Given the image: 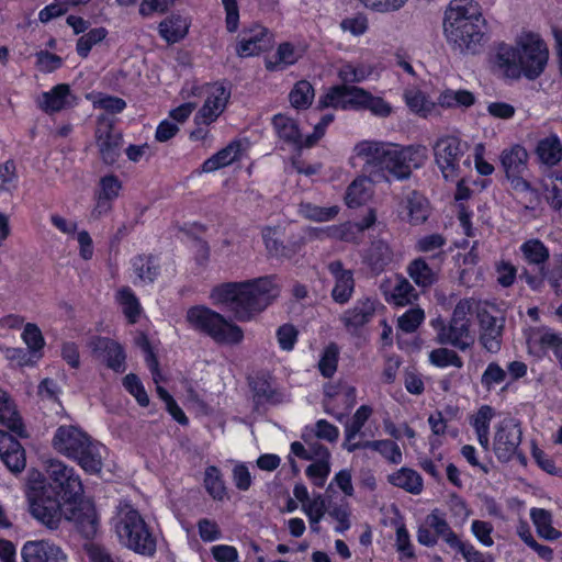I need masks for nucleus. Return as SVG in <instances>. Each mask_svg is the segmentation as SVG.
<instances>
[{"label": "nucleus", "instance_id": "37998d69", "mask_svg": "<svg viewBox=\"0 0 562 562\" xmlns=\"http://www.w3.org/2000/svg\"><path fill=\"white\" fill-rule=\"evenodd\" d=\"M418 297V293L416 289L411 284V282L403 278L398 277L397 282L392 291L391 299L396 305H407L412 304Z\"/></svg>", "mask_w": 562, "mask_h": 562}, {"label": "nucleus", "instance_id": "052dcab7", "mask_svg": "<svg viewBox=\"0 0 562 562\" xmlns=\"http://www.w3.org/2000/svg\"><path fill=\"white\" fill-rule=\"evenodd\" d=\"M425 317L420 308H411L398 318V327L405 333H413Z\"/></svg>", "mask_w": 562, "mask_h": 562}, {"label": "nucleus", "instance_id": "c03bdc74", "mask_svg": "<svg viewBox=\"0 0 562 562\" xmlns=\"http://www.w3.org/2000/svg\"><path fill=\"white\" fill-rule=\"evenodd\" d=\"M363 448H368L380 452L385 459L392 463H400L402 461V452L400 447L392 440H373L364 441Z\"/></svg>", "mask_w": 562, "mask_h": 562}, {"label": "nucleus", "instance_id": "680f3d73", "mask_svg": "<svg viewBox=\"0 0 562 562\" xmlns=\"http://www.w3.org/2000/svg\"><path fill=\"white\" fill-rule=\"evenodd\" d=\"M276 229L266 227L262 231V238L269 254L273 256L286 257L289 256L288 248L276 237Z\"/></svg>", "mask_w": 562, "mask_h": 562}, {"label": "nucleus", "instance_id": "dca6fc26", "mask_svg": "<svg viewBox=\"0 0 562 562\" xmlns=\"http://www.w3.org/2000/svg\"><path fill=\"white\" fill-rule=\"evenodd\" d=\"M229 97L231 91L223 85L214 86L203 106L194 116L195 124L209 125L213 123L224 111Z\"/></svg>", "mask_w": 562, "mask_h": 562}, {"label": "nucleus", "instance_id": "9b49d317", "mask_svg": "<svg viewBox=\"0 0 562 562\" xmlns=\"http://www.w3.org/2000/svg\"><path fill=\"white\" fill-rule=\"evenodd\" d=\"M95 144L100 158L105 165H113L121 156L123 135L115 127V121L109 115H100L97 120Z\"/></svg>", "mask_w": 562, "mask_h": 562}, {"label": "nucleus", "instance_id": "bf43d9fd", "mask_svg": "<svg viewBox=\"0 0 562 562\" xmlns=\"http://www.w3.org/2000/svg\"><path fill=\"white\" fill-rule=\"evenodd\" d=\"M396 530V551L401 561L409 560L415 558L414 546L411 541L408 529H395Z\"/></svg>", "mask_w": 562, "mask_h": 562}, {"label": "nucleus", "instance_id": "f03ea898", "mask_svg": "<svg viewBox=\"0 0 562 562\" xmlns=\"http://www.w3.org/2000/svg\"><path fill=\"white\" fill-rule=\"evenodd\" d=\"M280 290L272 276L243 282H226L212 289L210 297L216 305H224L238 322H249L263 312L278 296Z\"/></svg>", "mask_w": 562, "mask_h": 562}, {"label": "nucleus", "instance_id": "3c124183", "mask_svg": "<svg viewBox=\"0 0 562 562\" xmlns=\"http://www.w3.org/2000/svg\"><path fill=\"white\" fill-rule=\"evenodd\" d=\"M371 75V68L364 65L345 64L339 68L338 76L345 83L361 82Z\"/></svg>", "mask_w": 562, "mask_h": 562}, {"label": "nucleus", "instance_id": "09e8293b", "mask_svg": "<svg viewBox=\"0 0 562 562\" xmlns=\"http://www.w3.org/2000/svg\"><path fill=\"white\" fill-rule=\"evenodd\" d=\"M429 361L431 364L439 367V368L453 366V367L460 369L463 367V361L459 357V355L456 351L447 349V348L434 349L429 353Z\"/></svg>", "mask_w": 562, "mask_h": 562}, {"label": "nucleus", "instance_id": "de8ad7c7", "mask_svg": "<svg viewBox=\"0 0 562 562\" xmlns=\"http://www.w3.org/2000/svg\"><path fill=\"white\" fill-rule=\"evenodd\" d=\"M346 85L331 87L324 95L318 100V108H335L347 110V99L345 95Z\"/></svg>", "mask_w": 562, "mask_h": 562}, {"label": "nucleus", "instance_id": "2f4dec72", "mask_svg": "<svg viewBox=\"0 0 562 562\" xmlns=\"http://www.w3.org/2000/svg\"><path fill=\"white\" fill-rule=\"evenodd\" d=\"M520 250L525 260L530 265L538 266L540 274L546 277L547 272L543 265L548 261L550 255L544 244L539 239H530L520 246Z\"/></svg>", "mask_w": 562, "mask_h": 562}, {"label": "nucleus", "instance_id": "338daca9", "mask_svg": "<svg viewBox=\"0 0 562 562\" xmlns=\"http://www.w3.org/2000/svg\"><path fill=\"white\" fill-rule=\"evenodd\" d=\"M506 379V371L503 370L497 363L492 362L487 366L482 374L481 382L483 386L491 390L493 385L501 384Z\"/></svg>", "mask_w": 562, "mask_h": 562}, {"label": "nucleus", "instance_id": "aec40b11", "mask_svg": "<svg viewBox=\"0 0 562 562\" xmlns=\"http://www.w3.org/2000/svg\"><path fill=\"white\" fill-rule=\"evenodd\" d=\"M376 300L362 297L356 301L353 306L344 312L340 319L349 331H356L374 316Z\"/></svg>", "mask_w": 562, "mask_h": 562}, {"label": "nucleus", "instance_id": "5fc2aeb1", "mask_svg": "<svg viewBox=\"0 0 562 562\" xmlns=\"http://www.w3.org/2000/svg\"><path fill=\"white\" fill-rule=\"evenodd\" d=\"M22 337L24 342L27 345V349L36 359H40L41 355L38 352L44 346V338L40 328L35 324L27 323L24 327Z\"/></svg>", "mask_w": 562, "mask_h": 562}, {"label": "nucleus", "instance_id": "a19ab883", "mask_svg": "<svg viewBox=\"0 0 562 562\" xmlns=\"http://www.w3.org/2000/svg\"><path fill=\"white\" fill-rule=\"evenodd\" d=\"M108 35L105 27H95L80 36L76 44V52L81 58H87L92 47L101 43Z\"/></svg>", "mask_w": 562, "mask_h": 562}, {"label": "nucleus", "instance_id": "58836bf2", "mask_svg": "<svg viewBox=\"0 0 562 562\" xmlns=\"http://www.w3.org/2000/svg\"><path fill=\"white\" fill-rule=\"evenodd\" d=\"M114 520L115 527H147L139 512L128 503H120Z\"/></svg>", "mask_w": 562, "mask_h": 562}, {"label": "nucleus", "instance_id": "f257e3e1", "mask_svg": "<svg viewBox=\"0 0 562 562\" xmlns=\"http://www.w3.org/2000/svg\"><path fill=\"white\" fill-rule=\"evenodd\" d=\"M29 479L41 481L46 490L57 498H63L66 506L67 522L78 527H94L99 524L94 504L83 498V483L75 468L60 460L52 459L46 464V475L37 471Z\"/></svg>", "mask_w": 562, "mask_h": 562}, {"label": "nucleus", "instance_id": "a878e982", "mask_svg": "<svg viewBox=\"0 0 562 562\" xmlns=\"http://www.w3.org/2000/svg\"><path fill=\"white\" fill-rule=\"evenodd\" d=\"M273 127L278 136L296 149L306 148L305 137L300 133L296 122L283 114H277L272 119Z\"/></svg>", "mask_w": 562, "mask_h": 562}, {"label": "nucleus", "instance_id": "7c9ffc66", "mask_svg": "<svg viewBox=\"0 0 562 562\" xmlns=\"http://www.w3.org/2000/svg\"><path fill=\"white\" fill-rule=\"evenodd\" d=\"M70 88L66 83L55 86L50 91L43 92L40 99V108L46 113L58 112L67 104Z\"/></svg>", "mask_w": 562, "mask_h": 562}, {"label": "nucleus", "instance_id": "1a4fd4ad", "mask_svg": "<svg viewBox=\"0 0 562 562\" xmlns=\"http://www.w3.org/2000/svg\"><path fill=\"white\" fill-rule=\"evenodd\" d=\"M499 160L504 169L506 179L510 183L512 190L520 194H530V203L537 200V190L525 178V173L528 170L529 161V154L527 149L519 144H515L509 148L503 149L499 156Z\"/></svg>", "mask_w": 562, "mask_h": 562}, {"label": "nucleus", "instance_id": "a211bd4d", "mask_svg": "<svg viewBox=\"0 0 562 562\" xmlns=\"http://www.w3.org/2000/svg\"><path fill=\"white\" fill-rule=\"evenodd\" d=\"M272 45V38L263 26L255 27L243 32L241 38L236 47L239 57H250L268 50Z\"/></svg>", "mask_w": 562, "mask_h": 562}, {"label": "nucleus", "instance_id": "6e6552de", "mask_svg": "<svg viewBox=\"0 0 562 562\" xmlns=\"http://www.w3.org/2000/svg\"><path fill=\"white\" fill-rule=\"evenodd\" d=\"M41 481H27L26 496L31 515L41 524L50 527L67 521L66 506L60 499L44 490Z\"/></svg>", "mask_w": 562, "mask_h": 562}, {"label": "nucleus", "instance_id": "603ef678", "mask_svg": "<svg viewBox=\"0 0 562 562\" xmlns=\"http://www.w3.org/2000/svg\"><path fill=\"white\" fill-rule=\"evenodd\" d=\"M300 212L310 220L316 222H326L333 220L338 214V207H321L311 203H302L300 205Z\"/></svg>", "mask_w": 562, "mask_h": 562}, {"label": "nucleus", "instance_id": "cd10ccee", "mask_svg": "<svg viewBox=\"0 0 562 562\" xmlns=\"http://www.w3.org/2000/svg\"><path fill=\"white\" fill-rule=\"evenodd\" d=\"M536 155L543 165L549 167L558 165L562 159V144L560 138L552 134L540 139L536 147Z\"/></svg>", "mask_w": 562, "mask_h": 562}, {"label": "nucleus", "instance_id": "e433bc0d", "mask_svg": "<svg viewBox=\"0 0 562 562\" xmlns=\"http://www.w3.org/2000/svg\"><path fill=\"white\" fill-rule=\"evenodd\" d=\"M475 102V97L468 90L447 89L440 93L438 104L442 108H470Z\"/></svg>", "mask_w": 562, "mask_h": 562}, {"label": "nucleus", "instance_id": "b1692460", "mask_svg": "<svg viewBox=\"0 0 562 562\" xmlns=\"http://www.w3.org/2000/svg\"><path fill=\"white\" fill-rule=\"evenodd\" d=\"M406 272L414 283L422 289L431 288L439 277V268L430 266L424 257H418L412 260Z\"/></svg>", "mask_w": 562, "mask_h": 562}, {"label": "nucleus", "instance_id": "864d4df0", "mask_svg": "<svg viewBox=\"0 0 562 562\" xmlns=\"http://www.w3.org/2000/svg\"><path fill=\"white\" fill-rule=\"evenodd\" d=\"M339 350L335 344L327 346L318 362V369L325 378H331L337 370Z\"/></svg>", "mask_w": 562, "mask_h": 562}, {"label": "nucleus", "instance_id": "ea45409f", "mask_svg": "<svg viewBox=\"0 0 562 562\" xmlns=\"http://www.w3.org/2000/svg\"><path fill=\"white\" fill-rule=\"evenodd\" d=\"M204 485L207 493L216 501H223L227 496L223 476L220 470L214 465L206 468Z\"/></svg>", "mask_w": 562, "mask_h": 562}, {"label": "nucleus", "instance_id": "f704fd0d", "mask_svg": "<svg viewBox=\"0 0 562 562\" xmlns=\"http://www.w3.org/2000/svg\"><path fill=\"white\" fill-rule=\"evenodd\" d=\"M389 480L394 486L404 488L412 494H419L423 490L422 476L412 469L402 468L390 475Z\"/></svg>", "mask_w": 562, "mask_h": 562}, {"label": "nucleus", "instance_id": "774afa93", "mask_svg": "<svg viewBox=\"0 0 562 562\" xmlns=\"http://www.w3.org/2000/svg\"><path fill=\"white\" fill-rule=\"evenodd\" d=\"M447 243V239L438 233L420 237L416 241V250L420 252H431L441 249Z\"/></svg>", "mask_w": 562, "mask_h": 562}, {"label": "nucleus", "instance_id": "49530a36", "mask_svg": "<svg viewBox=\"0 0 562 562\" xmlns=\"http://www.w3.org/2000/svg\"><path fill=\"white\" fill-rule=\"evenodd\" d=\"M370 196L364 178L356 179L348 187L346 192V203L349 207H358L363 204Z\"/></svg>", "mask_w": 562, "mask_h": 562}, {"label": "nucleus", "instance_id": "c85d7f7f", "mask_svg": "<svg viewBox=\"0 0 562 562\" xmlns=\"http://www.w3.org/2000/svg\"><path fill=\"white\" fill-rule=\"evenodd\" d=\"M240 154V143L234 140L225 148L217 151L215 155L206 159L202 164V171L213 172L220 168L226 167L238 159Z\"/></svg>", "mask_w": 562, "mask_h": 562}, {"label": "nucleus", "instance_id": "79ce46f5", "mask_svg": "<svg viewBox=\"0 0 562 562\" xmlns=\"http://www.w3.org/2000/svg\"><path fill=\"white\" fill-rule=\"evenodd\" d=\"M290 102L295 109H305L312 104L314 99V89L306 80H301L295 83L294 88L289 94Z\"/></svg>", "mask_w": 562, "mask_h": 562}, {"label": "nucleus", "instance_id": "a18cd8bd", "mask_svg": "<svg viewBox=\"0 0 562 562\" xmlns=\"http://www.w3.org/2000/svg\"><path fill=\"white\" fill-rule=\"evenodd\" d=\"M372 414V408L368 405H361L352 416L350 422L345 425V437L351 441L361 431L362 427Z\"/></svg>", "mask_w": 562, "mask_h": 562}, {"label": "nucleus", "instance_id": "393cba45", "mask_svg": "<svg viewBox=\"0 0 562 562\" xmlns=\"http://www.w3.org/2000/svg\"><path fill=\"white\" fill-rule=\"evenodd\" d=\"M0 424L19 437H26L22 419L10 395L0 389Z\"/></svg>", "mask_w": 562, "mask_h": 562}, {"label": "nucleus", "instance_id": "5701e85b", "mask_svg": "<svg viewBox=\"0 0 562 562\" xmlns=\"http://www.w3.org/2000/svg\"><path fill=\"white\" fill-rule=\"evenodd\" d=\"M126 533L125 546L137 554L153 557L156 553L157 539L151 529H123Z\"/></svg>", "mask_w": 562, "mask_h": 562}, {"label": "nucleus", "instance_id": "7ed1b4c3", "mask_svg": "<svg viewBox=\"0 0 562 562\" xmlns=\"http://www.w3.org/2000/svg\"><path fill=\"white\" fill-rule=\"evenodd\" d=\"M357 156L368 171H389L398 180L408 179L412 169L420 168L428 159L426 146L402 147L392 143L363 140L356 146Z\"/></svg>", "mask_w": 562, "mask_h": 562}, {"label": "nucleus", "instance_id": "72a5a7b5", "mask_svg": "<svg viewBox=\"0 0 562 562\" xmlns=\"http://www.w3.org/2000/svg\"><path fill=\"white\" fill-rule=\"evenodd\" d=\"M376 221L375 211L370 209L368 214L359 222L346 223L340 227V239L347 243H358L359 235L370 228Z\"/></svg>", "mask_w": 562, "mask_h": 562}, {"label": "nucleus", "instance_id": "2eb2a0df", "mask_svg": "<svg viewBox=\"0 0 562 562\" xmlns=\"http://www.w3.org/2000/svg\"><path fill=\"white\" fill-rule=\"evenodd\" d=\"M362 261L372 273L380 274L395 261V252L386 240L376 238L364 250Z\"/></svg>", "mask_w": 562, "mask_h": 562}, {"label": "nucleus", "instance_id": "0eeeda50", "mask_svg": "<svg viewBox=\"0 0 562 562\" xmlns=\"http://www.w3.org/2000/svg\"><path fill=\"white\" fill-rule=\"evenodd\" d=\"M189 326L217 344L238 345L244 339L241 327L204 305L190 307L186 314Z\"/></svg>", "mask_w": 562, "mask_h": 562}, {"label": "nucleus", "instance_id": "0e129e2a", "mask_svg": "<svg viewBox=\"0 0 562 562\" xmlns=\"http://www.w3.org/2000/svg\"><path fill=\"white\" fill-rule=\"evenodd\" d=\"M345 92L347 99V109H364L370 92L362 88L348 85H346Z\"/></svg>", "mask_w": 562, "mask_h": 562}, {"label": "nucleus", "instance_id": "39448f33", "mask_svg": "<svg viewBox=\"0 0 562 562\" xmlns=\"http://www.w3.org/2000/svg\"><path fill=\"white\" fill-rule=\"evenodd\" d=\"M549 50L539 34L524 32L516 40V47L501 44L494 63L508 78L518 79L521 75L528 79L538 78L548 64Z\"/></svg>", "mask_w": 562, "mask_h": 562}, {"label": "nucleus", "instance_id": "f8f14e48", "mask_svg": "<svg viewBox=\"0 0 562 562\" xmlns=\"http://www.w3.org/2000/svg\"><path fill=\"white\" fill-rule=\"evenodd\" d=\"M521 428L518 420L505 418L496 427L493 449L501 462H508L514 456L520 457L518 448L521 442Z\"/></svg>", "mask_w": 562, "mask_h": 562}, {"label": "nucleus", "instance_id": "4be33fe9", "mask_svg": "<svg viewBox=\"0 0 562 562\" xmlns=\"http://www.w3.org/2000/svg\"><path fill=\"white\" fill-rule=\"evenodd\" d=\"M22 562H67V555L57 546L26 542L22 548Z\"/></svg>", "mask_w": 562, "mask_h": 562}, {"label": "nucleus", "instance_id": "c9c22d12", "mask_svg": "<svg viewBox=\"0 0 562 562\" xmlns=\"http://www.w3.org/2000/svg\"><path fill=\"white\" fill-rule=\"evenodd\" d=\"M137 278L144 283H151L159 274V265L153 256H137L132 260Z\"/></svg>", "mask_w": 562, "mask_h": 562}, {"label": "nucleus", "instance_id": "c756f323", "mask_svg": "<svg viewBox=\"0 0 562 562\" xmlns=\"http://www.w3.org/2000/svg\"><path fill=\"white\" fill-rule=\"evenodd\" d=\"M408 222L412 225L423 224L429 216V205L426 198L417 191H411L405 198Z\"/></svg>", "mask_w": 562, "mask_h": 562}, {"label": "nucleus", "instance_id": "8fccbe9b", "mask_svg": "<svg viewBox=\"0 0 562 562\" xmlns=\"http://www.w3.org/2000/svg\"><path fill=\"white\" fill-rule=\"evenodd\" d=\"M119 301L123 306V313L130 323H136L140 314V305L135 294L128 288L119 291Z\"/></svg>", "mask_w": 562, "mask_h": 562}, {"label": "nucleus", "instance_id": "423d86ee", "mask_svg": "<svg viewBox=\"0 0 562 562\" xmlns=\"http://www.w3.org/2000/svg\"><path fill=\"white\" fill-rule=\"evenodd\" d=\"M52 445L57 452L75 460L87 473L97 474L102 470L104 447L80 428L71 425L59 426Z\"/></svg>", "mask_w": 562, "mask_h": 562}, {"label": "nucleus", "instance_id": "bb28decb", "mask_svg": "<svg viewBox=\"0 0 562 562\" xmlns=\"http://www.w3.org/2000/svg\"><path fill=\"white\" fill-rule=\"evenodd\" d=\"M158 31L168 44H175L188 34L189 22L181 15L172 14L159 23Z\"/></svg>", "mask_w": 562, "mask_h": 562}, {"label": "nucleus", "instance_id": "473e14b6", "mask_svg": "<svg viewBox=\"0 0 562 562\" xmlns=\"http://www.w3.org/2000/svg\"><path fill=\"white\" fill-rule=\"evenodd\" d=\"M302 56V52L291 43H282L276 53V60H267L266 68L270 71L283 70L288 66L295 64Z\"/></svg>", "mask_w": 562, "mask_h": 562}, {"label": "nucleus", "instance_id": "69168bd1", "mask_svg": "<svg viewBox=\"0 0 562 562\" xmlns=\"http://www.w3.org/2000/svg\"><path fill=\"white\" fill-rule=\"evenodd\" d=\"M297 330L293 325L284 324L277 330V338L282 350L291 351L297 340Z\"/></svg>", "mask_w": 562, "mask_h": 562}, {"label": "nucleus", "instance_id": "20e7f679", "mask_svg": "<svg viewBox=\"0 0 562 562\" xmlns=\"http://www.w3.org/2000/svg\"><path fill=\"white\" fill-rule=\"evenodd\" d=\"M485 20L473 0H452L446 11L443 30L448 43L462 54H479L485 42Z\"/></svg>", "mask_w": 562, "mask_h": 562}, {"label": "nucleus", "instance_id": "4d7b16f0", "mask_svg": "<svg viewBox=\"0 0 562 562\" xmlns=\"http://www.w3.org/2000/svg\"><path fill=\"white\" fill-rule=\"evenodd\" d=\"M440 537L439 546H446L454 554H461L465 547L469 544L468 541H462L454 532L453 529H434Z\"/></svg>", "mask_w": 562, "mask_h": 562}, {"label": "nucleus", "instance_id": "6e6d98bb", "mask_svg": "<svg viewBox=\"0 0 562 562\" xmlns=\"http://www.w3.org/2000/svg\"><path fill=\"white\" fill-rule=\"evenodd\" d=\"M123 385L127 392H130L137 401L140 406H147L149 404V397L139 380L134 373H128L123 379Z\"/></svg>", "mask_w": 562, "mask_h": 562}, {"label": "nucleus", "instance_id": "e2e57ef3", "mask_svg": "<svg viewBox=\"0 0 562 562\" xmlns=\"http://www.w3.org/2000/svg\"><path fill=\"white\" fill-rule=\"evenodd\" d=\"M330 472L329 461H315L306 468V475L318 487H323Z\"/></svg>", "mask_w": 562, "mask_h": 562}, {"label": "nucleus", "instance_id": "13d9d810", "mask_svg": "<svg viewBox=\"0 0 562 562\" xmlns=\"http://www.w3.org/2000/svg\"><path fill=\"white\" fill-rule=\"evenodd\" d=\"M122 189V183L119 178L114 175L104 176L100 179L99 190L95 194L102 196L103 199H109L114 201Z\"/></svg>", "mask_w": 562, "mask_h": 562}, {"label": "nucleus", "instance_id": "4468645a", "mask_svg": "<svg viewBox=\"0 0 562 562\" xmlns=\"http://www.w3.org/2000/svg\"><path fill=\"white\" fill-rule=\"evenodd\" d=\"M89 347L93 355L106 362V366L116 372L125 370V353L116 341L108 337H93Z\"/></svg>", "mask_w": 562, "mask_h": 562}, {"label": "nucleus", "instance_id": "f3484780", "mask_svg": "<svg viewBox=\"0 0 562 562\" xmlns=\"http://www.w3.org/2000/svg\"><path fill=\"white\" fill-rule=\"evenodd\" d=\"M438 341L440 344L451 345L462 351L469 349L474 344V336L471 334V323H460L450 321L449 325H445L442 321H438Z\"/></svg>", "mask_w": 562, "mask_h": 562}, {"label": "nucleus", "instance_id": "9d476101", "mask_svg": "<svg viewBox=\"0 0 562 562\" xmlns=\"http://www.w3.org/2000/svg\"><path fill=\"white\" fill-rule=\"evenodd\" d=\"M435 161L446 180H456L460 175V162L464 156L467 144L456 136H443L432 146Z\"/></svg>", "mask_w": 562, "mask_h": 562}, {"label": "nucleus", "instance_id": "6ab92c4d", "mask_svg": "<svg viewBox=\"0 0 562 562\" xmlns=\"http://www.w3.org/2000/svg\"><path fill=\"white\" fill-rule=\"evenodd\" d=\"M327 269L335 279V285L331 290L333 300L338 304H346L351 299L355 290L352 271L345 269L340 260L329 262Z\"/></svg>", "mask_w": 562, "mask_h": 562}, {"label": "nucleus", "instance_id": "ddd939ff", "mask_svg": "<svg viewBox=\"0 0 562 562\" xmlns=\"http://www.w3.org/2000/svg\"><path fill=\"white\" fill-rule=\"evenodd\" d=\"M479 341L488 352H498L502 347L505 318L496 317L486 310L477 311Z\"/></svg>", "mask_w": 562, "mask_h": 562}, {"label": "nucleus", "instance_id": "4c0bfd02", "mask_svg": "<svg viewBox=\"0 0 562 562\" xmlns=\"http://www.w3.org/2000/svg\"><path fill=\"white\" fill-rule=\"evenodd\" d=\"M404 99L407 106L415 113L426 117L435 109V103L430 101L424 92L416 88L405 90Z\"/></svg>", "mask_w": 562, "mask_h": 562}, {"label": "nucleus", "instance_id": "412c9836", "mask_svg": "<svg viewBox=\"0 0 562 562\" xmlns=\"http://www.w3.org/2000/svg\"><path fill=\"white\" fill-rule=\"evenodd\" d=\"M0 458L13 473L24 470L26 460L21 443L9 432L0 430Z\"/></svg>", "mask_w": 562, "mask_h": 562}]
</instances>
